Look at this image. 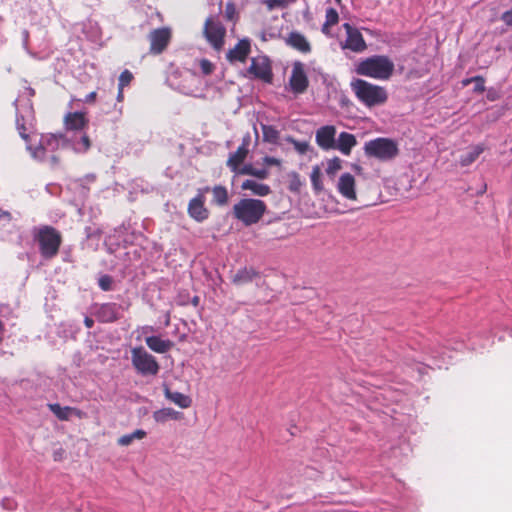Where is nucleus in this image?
Segmentation results:
<instances>
[{"instance_id":"1","label":"nucleus","mask_w":512,"mask_h":512,"mask_svg":"<svg viewBox=\"0 0 512 512\" xmlns=\"http://www.w3.org/2000/svg\"><path fill=\"white\" fill-rule=\"evenodd\" d=\"M16 125L19 135L26 141V148L32 158L40 162H47L51 167L59 164L60 160L55 155L59 148L69 146L76 153H85L91 146L87 135H82L80 140L76 141L74 138H68L63 134L48 133L40 135L39 139L36 140V137L32 138L26 133V128L20 122L19 117H17Z\"/></svg>"},{"instance_id":"2","label":"nucleus","mask_w":512,"mask_h":512,"mask_svg":"<svg viewBox=\"0 0 512 512\" xmlns=\"http://www.w3.org/2000/svg\"><path fill=\"white\" fill-rule=\"evenodd\" d=\"M395 70L393 61L385 55H374L360 60L355 66L358 75L377 80H388Z\"/></svg>"},{"instance_id":"3","label":"nucleus","mask_w":512,"mask_h":512,"mask_svg":"<svg viewBox=\"0 0 512 512\" xmlns=\"http://www.w3.org/2000/svg\"><path fill=\"white\" fill-rule=\"evenodd\" d=\"M350 86L357 99L367 107L379 106L387 101L388 94L384 87L363 79H354Z\"/></svg>"},{"instance_id":"4","label":"nucleus","mask_w":512,"mask_h":512,"mask_svg":"<svg viewBox=\"0 0 512 512\" xmlns=\"http://www.w3.org/2000/svg\"><path fill=\"white\" fill-rule=\"evenodd\" d=\"M267 210L264 201L254 198H244L233 206L234 217L246 226L260 221Z\"/></svg>"},{"instance_id":"5","label":"nucleus","mask_w":512,"mask_h":512,"mask_svg":"<svg viewBox=\"0 0 512 512\" xmlns=\"http://www.w3.org/2000/svg\"><path fill=\"white\" fill-rule=\"evenodd\" d=\"M34 236L44 258H52L58 253L61 245V235L54 228L43 226L36 230Z\"/></svg>"},{"instance_id":"6","label":"nucleus","mask_w":512,"mask_h":512,"mask_svg":"<svg viewBox=\"0 0 512 512\" xmlns=\"http://www.w3.org/2000/svg\"><path fill=\"white\" fill-rule=\"evenodd\" d=\"M366 155L387 161L398 154L397 143L388 138H376L365 143Z\"/></svg>"},{"instance_id":"7","label":"nucleus","mask_w":512,"mask_h":512,"mask_svg":"<svg viewBox=\"0 0 512 512\" xmlns=\"http://www.w3.org/2000/svg\"><path fill=\"white\" fill-rule=\"evenodd\" d=\"M131 361L141 375H156L159 372L160 367L156 358L141 346L131 349Z\"/></svg>"},{"instance_id":"8","label":"nucleus","mask_w":512,"mask_h":512,"mask_svg":"<svg viewBox=\"0 0 512 512\" xmlns=\"http://www.w3.org/2000/svg\"><path fill=\"white\" fill-rule=\"evenodd\" d=\"M343 28L346 32V39L340 41V48L354 53H362L367 49V44L360 30L349 23H344Z\"/></svg>"},{"instance_id":"9","label":"nucleus","mask_w":512,"mask_h":512,"mask_svg":"<svg viewBox=\"0 0 512 512\" xmlns=\"http://www.w3.org/2000/svg\"><path fill=\"white\" fill-rule=\"evenodd\" d=\"M204 35L215 50L220 51L223 48L226 29L219 20L213 17L207 18L204 25Z\"/></svg>"},{"instance_id":"10","label":"nucleus","mask_w":512,"mask_h":512,"mask_svg":"<svg viewBox=\"0 0 512 512\" xmlns=\"http://www.w3.org/2000/svg\"><path fill=\"white\" fill-rule=\"evenodd\" d=\"M87 124L88 119L84 112H68L64 116L65 135L68 138H74L76 141H79L82 135H86L82 131Z\"/></svg>"},{"instance_id":"11","label":"nucleus","mask_w":512,"mask_h":512,"mask_svg":"<svg viewBox=\"0 0 512 512\" xmlns=\"http://www.w3.org/2000/svg\"><path fill=\"white\" fill-rule=\"evenodd\" d=\"M248 74L252 78L260 79L270 83L272 81V69L268 57L259 55L251 59V65L248 68Z\"/></svg>"},{"instance_id":"12","label":"nucleus","mask_w":512,"mask_h":512,"mask_svg":"<svg viewBox=\"0 0 512 512\" xmlns=\"http://www.w3.org/2000/svg\"><path fill=\"white\" fill-rule=\"evenodd\" d=\"M308 83L304 64L299 61L295 62L289 79L291 90L296 94H301L307 89Z\"/></svg>"},{"instance_id":"13","label":"nucleus","mask_w":512,"mask_h":512,"mask_svg":"<svg viewBox=\"0 0 512 512\" xmlns=\"http://www.w3.org/2000/svg\"><path fill=\"white\" fill-rule=\"evenodd\" d=\"M315 140L323 150H333L336 142V128L333 125H325L316 130Z\"/></svg>"},{"instance_id":"14","label":"nucleus","mask_w":512,"mask_h":512,"mask_svg":"<svg viewBox=\"0 0 512 512\" xmlns=\"http://www.w3.org/2000/svg\"><path fill=\"white\" fill-rule=\"evenodd\" d=\"M171 37L170 29L164 27L151 31L149 34L150 51L154 54L161 53L168 45Z\"/></svg>"},{"instance_id":"15","label":"nucleus","mask_w":512,"mask_h":512,"mask_svg":"<svg viewBox=\"0 0 512 512\" xmlns=\"http://www.w3.org/2000/svg\"><path fill=\"white\" fill-rule=\"evenodd\" d=\"M337 191L347 200H356V181L350 173H343L337 182Z\"/></svg>"},{"instance_id":"16","label":"nucleus","mask_w":512,"mask_h":512,"mask_svg":"<svg viewBox=\"0 0 512 512\" xmlns=\"http://www.w3.org/2000/svg\"><path fill=\"white\" fill-rule=\"evenodd\" d=\"M249 142L250 135L247 134L246 136L243 137L242 144L238 147V149L229 156L227 160V165L232 171L238 173V171L241 169L239 167L243 163L248 154Z\"/></svg>"},{"instance_id":"17","label":"nucleus","mask_w":512,"mask_h":512,"mask_svg":"<svg viewBox=\"0 0 512 512\" xmlns=\"http://www.w3.org/2000/svg\"><path fill=\"white\" fill-rule=\"evenodd\" d=\"M251 51V44L248 39H241L238 43L226 54V58L229 62H245Z\"/></svg>"},{"instance_id":"18","label":"nucleus","mask_w":512,"mask_h":512,"mask_svg":"<svg viewBox=\"0 0 512 512\" xmlns=\"http://www.w3.org/2000/svg\"><path fill=\"white\" fill-rule=\"evenodd\" d=\"M205 199L203 195H198L190 200L188 205V213L190 217L198 222H202L208 218L209 212L205 207Z\"/></svg>"},{"instance_id":"19","label":"nucleus","mask_w":512,"mask_h":512,"mask_svg":"<svg viewBox=\"0 0 512 512\" xmlns=\"http://www.w3.org/2000/svg\"><path fill=\"white\" fill-rule=\"evenodd\" d=\"M202 79L194 74L189 73L184 79L181 85V91L186 95L194 97L202 96Z\"/></svg>"},{"instance_id":"20","label":"nucleus","mask_w":512,"mask_h":512,"mask_svg":"<svg viewBox=\"0 0 512 512\" xmlns=\"http://www.w3.org/2000/svg\"><path fill=\"white\" fill-rule=\"evenodd\" d=\"M286 43L293 49H295L303 54H308L311 52L310 42L300 32H296V31L291 32L286 38Z\"/></svg>"},{"instance_id":"21","label":"nucleus","mask_w":512,"mask_h":512,"mask_svg":"<svg viewBox=\"0 0 512 512\" xmlns=\"http://www.w3.org/2000/svg\"><path fill=\"white\" fill-rule=\"evenodd\" d=\"M356 137L348 132H341L336 139L333 150H339L343 155H350L351 150L356 146Z\"/></svg>"},{"instance_id":"22","label":"nucleus","mask_w":512,"mask_h":512,"mask_svg":"<svg viewBox=\"0 0 512 512\" xmlns=\"http://www.w3.org/2000/svg\"><path fill=\"white\" fill-rule=\"evenodd\" d=\"M49 409L59 420H69L71 416L75 415L78 418H82L84 413L76 408L64 406L62 407L58 403L49 404Z\"/></svg>"},{"instance_id":"23","label":"nucleus","mask_w":512,"mask_h":512,"mask_svg":"<svg viewBox=\"0 0 512 512\" xmlns=\"http://www.w3.org/2000/svg\"><path fill=\"white\" fill-rule=\"evenodd\" d=\"M146 345L156 353H166L173 347V342L169 339H162L158 336H149L145 338Z\"/></svg>"},{"instance_id":"24","label":"nucleus","mask_w":512,"mask_h":512,"mask_svg":"<svg viewBox=\"0 0 512 512\" xmlns=\"http://www.w3.org/2000/svg\"><path fill=\"white\" fill-rule=\"evenodd\" d=\"M241 188L243 190H250L252 194L261 197L267 196L271 193V188L267 184L259 183L252 179L245 180L242 183Z\"/></svg>"},{"instance_id":"25","label":"nucleus","mask_w":512,"mask_h":512,"mask_svg":"<svg viewBox=\"0 0 512 512\" xmlns=\"http://www.w3.org/2000/svg\"><path fill=\"white\" fill-rule=\"evenodd\" d=\"M164 394L167 399L178 405L180 408H188L191 405L192 401L190 397L183 393L171 391L169 388H165Z\"/></svg>"},{"instance_id":"26","label":"nucleus","mask_w":512,"mask_h":512,"mask_svg":"<svg viewBox=\"0 0 512 512\" xmlns=\"http://www.w3.org/2000/svg\"><path fill=\"white\" fill-rule=\"evenodd\" d=\"M97 314L100 321L113 322L118 318L117 306L111 303L103 304Z\"/></svg>"},{"instance_id":"27","label":"nucleus","mask_w":512,"mask_h":512,"mask_svg":"<svg viewBox=\"0 0 512 512\" xmlns=\"http://www.w3.org/2000/svg\"><path fill=\"white\" fill-rule=\"evenodd\" d=\"M182 413L172 408H162L153 413V418L158 423H164L168 420H179Z\"/></svg>"},{"instance_id":"28","label":"nucleus","mask_w":512,"mask_h":512,"mask_svg":"<svg viewBox=\"0 0 512 512\" xmlns=\"http://www.w3.org/2000/svg\"><path fill=\"white\" fill-rule=\"evenodd\" d=\"M255 276H257V273L254 269L245 267L234 274L232 282L236 285H243L251 282Z\"/></svg>"},{"instance_id":"29","label":"nucleus","mask_w":512,"mask_h":512,"mask_svg":"<svg viewBox=\"0 0 512 512\" xmlns=\"http://www.w3.org/2000/svg\"><path fill=\"white\" fill-rule=\"evenodd\" d=\"M239 174L251 175L258 179H266L269 172L265 168H255L251 164L244 165L239 171Z\"/></svg>"},{"instance_id":"30","label":"nucleus","mask_w":512,"mask_h":512,"mask_svg":"<svg viewBox=\"0 0 512 512\" xmlns=\"http://www.w3.org/2000/svg\"><path fill=\"white\" fill-rule=\"evenodd\" d=\"M310 180L312 183V187L315 192L319 193L324 189L322 182V172L318 165L312 167V171L310 174Z\"/></svg>"},{"instance_id":"31","label":"nucleus","mask_w":512,"mask_h":512,"mask_svg":"<svg viewBox=\"0 0 512 512\" xmlns=\"http://www.w3.org/2000/svg\"><path fill=\"white\" fill-rule=\"evenodd\" d=\"M263 140L268 143L275 144L279 139V131L270 125L261 124Z\"/></svg>"},{"instance_id":"32","label":"nucleus","mask_w":512,"mask_h":512,"mask_svg":"<svg viewBox=\"0 0 512 512\" xmlns=\"http://www.w3.org/2000/svg\"><path fill=\"white\" fill-rule=\"evenodd\" d=\"M213 202L219 206H223L228 202V191L223 186H215L212 189Z\"/></svg>"},{"instance_id":"33","label":"nucleus","mask_w":512,"mask_h":512,"mask_svg":"<svg viewBox=\"0 0 512 512\" xmlns=\"http://www.w3.org/2000/svg\"><path fill=\"white\" fill-rule=\"evenodd\" d=\"M339 20L338 12L334 8H327L325 14V23L322 26V32L329 33V27L335 25Z\"/></svg>"},{"instance_id":"34","label":"nucleus","mask_w":512,"mask_h":512,"mask_svg":"<svg viewBox=\"0 0 512 512\" xmlns=\"http://www.w3.org/2000/svg\"><path fill=\"white\" fill-rule=\"evenodd\" d=\"M146 436V432L144 430L138 429L130 434H126L121 436L118 439V444L121 446H128L130 445L134 440H141Z\"/></svg>"},{"instance_id":"35","label":"nucleus","mask_w":512,"mask_h":512,"mask_svg":"<svg viewBox=\"0 0 512 512\" xmlns=\"http://www.w3.org/2000/svg\"><path fill=\"white\" fill-rule=\"evenodd\" d=\"M342 168V160L334 157L327 161L326 173L328 176L333 177Z\"/></svg>"},{"instance_id":"36","label":"nucleus","mask_w":512,"mask_h":512,"mask_svg":"<svg viewBox=\"0 0 512 512\" xmlns=\"http://www.w3.org/2000/svg\"><path fill=\"white\" fill-rule=\"evenodd\" d=\"M289 190L293 192H299L303 186V182L300 175L296 172H291L289 175Z\"/></svg>"},{"instance_id":"37","label":"nucleus","mask_w":512,"mask_h":512,"mask_svg":"<svg viewBox=\"0 0 512 512\" xmlns=\"http://www.w3.org/2000/svg\"><path fill=\"white\" fill-rule=\"evenodd\" d=\"M286 141L291 143L294 146V149L299 154H302V155L307 153V151L309 150V147H310V145L307 141H297L291 136L286 137Z\"/></svg>"},{"instance_id":"38","label":"nucleus","mask_w":512,"mask_h":512,"mask_svg":"<svg viewBox=\"0 0 512 512\" xmlns=\"http://www.w3.org/2000/svg\"><path fill=\"white\" fill-rule=\"evenodd\" d=\"M133 76L132 73L128 70L123 71L119 76V88L123 90V88L130 84Z\"/></svg>"},{"instance_id":"39","label":"nucleus","mask_w":512,"mask_h":512,"mask_svg":"<svg viewBox=\"0 0 512 512\" xmlns=\"http://www.w3.org/2000/svg\"><path fill=\"white\" fill-rule=\"evenodd\" d=\"M224 15H225V18L230 21H233L236 18L237 11H236V7H235L234 3L229 2L226 4Z\"/></svg>"},{"instance_id":"40","label":"nucleus","mask_w":512,"mask_h":512,"mask_svg":"<svg viewBox=\"0 0 512 512\" xmlns=\"http://www.w3.org/2000/svg\"><path fill=\"white\" fill-rule=\"evenodd\" d=\"M99 286L103 291H109L112 289L113 280L108 275H103L99 278Z\"/></svg>"},{"instance_id":"41","label":"nucleus","mask_w":512,"mask_h":512,"mask_svg":"<svg viewBox=\"0 0 512 512\" xmlns=\"http://www.w3.org/2000/svg\"><path fill=\"white\" fill-rule=\"evenodd\" d=\"M199 66H200L201 72L204 75H209L214 70V65L207 59H201L199 61Z\"/></svg>"},{"instance_id":"42","label":"nucleus","mask_w":512,"mask_h":512,"mask_svg":"<svg viewBox=\"0 0 512 512\" xmlns=\"http://www.w3.org/2000/svg\"><path fill=\"white\" fill-rule=\"evenodd\" d=\"M264 164L268 166H279L281 164V160L275 157L265 156L263 158Z\"/></svg>"},{"instance_id":"43","label":"nucleus","mask_w":512,"mask_h":512,"mask_svg":"<svg viewBox=\"0 0 512 512\" xmlns=\"http://www.w3.org/2000/svg\"><path fill=\"white\" fill-rule=\"evenodd\" d=\"M501 20L507 25L512 26V8L510 10L505 11L501 15Z\"/></svg>"},{"instance_id":"44","label":"nucleus","mask_w":512,"mask_h":512,"mask_svg":"<svg viewBox=\"0 0 512 512\" xmlns=\"http://www.w3.org/2000/svg\"><path fill=\"white\" fill-rule=\"evenodd\" d=\"M477 154H474V153H470L466 158H463L461 160L462 162V165H468L470 164L471 162H473L476 158Z\"/></svg>"},{"instance_id":"45","label":"nucleus","mask_w":512,"mask_h":512,"mask_svg":"<svg viewBox=\"0 0 512 512\" xmlns=\"http://www.w3.org/2000/svg\"><path fill=\"white\" fill-rule=\"evenodd\" d=\"M95 98H96V92L93 91L85 96V98L83 99V102L91 103L95 100Z\"/></svg>"},{"instance_id":"46","label":"nucleus","mask_w":512,"mask_h":512,"mask_svg":"<svg viewBox=\"0 0 512 512\" xmlns=\"http://www.w3.org/2000/svg\"><path fill=\"white\" fill-rule=\"evenodd\" d=\"M84 323L87 328H92L94 325V320L90 317H85Z\"/></svg>"},{"instance_id":"47","label":"nucleus","mask_w":512,"mask_h":512,"mask_svg":"<svg viewBox=\"0 0 512 512\" xmlns=\"http://www.w3.org/2000/svg\"><path fill=\"white\" fill-rule=\"evenodd\" d=\"M3 335H4V327H3V323L0 321V342L3 340Z\"/></svg>"},{"instance_id":"48","label":"nucleus","mask_w":512,"mask_h":512,"mask_svg":"<svg viewBox=\"0 0 512 512\" xmlns=\"http://www.w3.org/2000/svg\"><path fill=\"white\" fill-rule=\"evenodd\" d=\"M28 36H29V34H28V32L25 30V31L23 32V37H24V46H25V47L27 46Z\"/></svg>"},{"instance_id":"49","label":"nucleus","mask_w":512,"mask_h":512,"mask_svg":"<svg viewBox=\"0 0 512 512\" xmlns=\"http://www.w3.org/2000/svg\"><path fill=\"white\" fill-rule=\"evenodd\" d=\"M473 81H475V82H476V84H475V89H477V88L479 87L478 82L480 81V77L475 76V77L473 78Z\"/></svg>"},{"instance_id":"50","label":"nucleus","mask_w":512,"mask_h":512,"mask_svg":"<svg viewBox=\"0 0 512 512\" xmlns=\"http://www.w3.org/2000/svg\"><path fill=\"white\" fill-rule=\"evenodd\" d=\"M117 98L119 101L123 98V90L119 89Z\"/></svg>"},{"instance_id":"51","label":"nucleus","mask_w":512,"mask_h":512,"mask_svg":"<svg viewBox=\"0 0 512 512\" xmlns=\"http://www.w3.org/2000/svg\"><path fill=\"white\" fill-rule=\"evenodd\" d=\"M353 168L357 171V172H360L361 171V167L358 166V165H354Z\"/></svg>"},{"instance_id":"52","label":"nucleus","mask_w":512,"mask_h":512,"mask_svg":"<svg viewBox=\"0 0 512 512\" xmlns=\"http://www.w3.org/2000/svg\"><path fill=\"white\" fill-rule=\"evenodd\" d=\"M197 303H198V297H195V298L193 299V304H194V305H197Z\"/></svg>"},{"instance_id":"53","label":"nucleus","mask_w":512,"mask_h":512,"mask_svg":"<svg viewBox=\"0 0 512 512\" xmlns=\"http://www.w3.org/2000/svg\"><path fill=\"white\" fill-rule=\"evenodd\" d=\"M262 39L266 40V35L265 34H262Z\"/></svg>"},{"instance_id":"54","label":"nucleus","mask_w":512,"mask_h":512,"mask_svg":"<svg viewBox=\"0 0 512 512\" xmlns=\"http://www.w3.org/2000/svg\"><path fill=\"white\" fill-rule=\"evenodd\" d=\"M486 190V186L484 187V189L481 190V193L483 194Z\"/></svg>"}]
</instances>
